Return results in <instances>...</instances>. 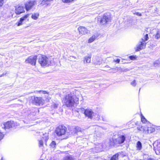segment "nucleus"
Masks as SVG:
<instances>
[{
	"label": "nucleus",
	"instance_id": "obj_40",
	"mask_svg": "<svg viewBox=\"0 0 160 160\" xmlns=\"http://www.w3.org/2000/svg\"><path fill=\"white\" fill-rule=\"evenodd\" d=\"M73 57L74 58H75V57L74 56H73Z\"/></svg>",
	"mask_w": 160,
	"mask_h": 160
},
{
	"label": "nucleus",
	"instance_id": "obj_32",
	"mask_svg": "<svg viewBox=\"0 0 160 160\" xmlns=\"http://www.w3.org/2000/svg\"><path fill=\"white\" fill-rule=\"evenodd\" d=\"M4 136V135L0 132V140L3 138Z\"/></svg>",
	"mask_w": 160,
	"mask_h": 160
},
{
	"label": "nucleus",
	"instance_id": "obj_38",
	"mask_svg": "<svg viewBox=\"0 0 160 160\" xmlns=\"http://www.w3.org/2000/svg\"><path fill=\"white\" fill-rule=\"evenodd\" d=\"M148 160H155L154 158H149L148 159Z\"/></svg>",
	"mask_w": 160,
	"mask_h": 160
},
{
	"label": "nucleus",
	"instance_id": "obj_39",
	"mask_svg": "<svg viewBox=\"0 0 160 160\" xmlns=\"http://www.w3.org/2000/svg\"><path fill=\"white\" fill-rule=\"evenodd\" d=\"M106 67H108V65H107V66H106Z\"/></svg>",
	"mask_w": 160,
	"mask_h": 160
},
{
	"label": "nucleus",
	"instance_id": "obj_30",
	"mask_svg": "<svg viewBox=\"0 0 160 160\" xmlns=\"http://www.w3.org/2000/svg\"><path fill=\"white\" fill-rule=\"evenodd\" d=\"M141 121L143 123H145L146 121V120L145 118L143 116H142L141 117Z\"/></svg>",
	"mask_w": 160,
	"mask_h": 160
},
{
	"label": "nucleus",
	"instance_id": "obj_19",
	"mask_svg": "<svg viewBox=\"0 0 160 160\" xmlns=\"http://www.w3.org/2000/svg\"><path fill=\"white\" fill-rule=\"evenodd\" d=\"M39 16L38 13H34L32 14L31 18L34 20H37L38 19Z\"/></svg>",
	"mask_w": 160,
	"mask_h": 160
},
{
	"label": "nucleus",
	"instance_id": "obj_5",
	"mask_svg": "<svg viewBox=\"0 0 160 160\" xmlns=\"http://www.w3.org/2000/svg\"><path fill=\"white\" fill-rule=\"evenodd\" d=\"M37 1L35 0H29L26 2L24 5L27 11L31 10L36 4Z\"/></svg>",
	"mask_w": 160,
	"mask_h": 160
},
{
	"label": "nucleus",
	"instance_id": "obj_8",
	"mask_svg": "<svg viewBox=\"0 0 160 160\" xmlns=\"http://www.w3.org/2000/svg\"><path fill=\"white\" fill-rule=\"evenodd\" d=\"M14 123L13 121H8L1 124L2 128L5 129L12 128L14 126Z\"/></svg>",
	"mask_w": 160,
	"mask_h": 160
},
{
	"label": "nucleus",
	"instance_id": "obj_16",
	"mask_svg": "<svg viewBox=\"0 0 160 160\" xmlns=\"http://www.w3.org/2000/svg\"><path fill=\"white\" fill-rule=\"evenodd\" d=\"M91 56H86L83 59L84 63L87 65L88 63H89L91 62Z\"/></svg>",
	"mask_w": 160,
	"mask_h": 160
},
{
	"label": "nucleus",
	"instance_id": "obj_47",
	"mask_svg": "<svg viewBox=\"0 0 160 160\" xmlns=\"http://www.w3.org/2000/svg\"><path fill=\"white\" fill-rule=\"evenodd\" d=\"M67 138H68L67 137V138H66V139H67Z\"/></svg>",
	"mask_w": 160,
	"mask_h": 160
},
{
	"label": "nucleus",
	"instance_id": "obj_9",
	"mask_svg": "<svg viewBox=\"0 0 160 160\" xmlns=\"http://www.w3.org/2000/svg\"><path fill=\"white\" fill-rule=\"evenodd\" d=\"M43 136L42 137V139L38 140L39 147L42 148V149H43L42 148L43 147V141H44L45 142H46L48 140V133H45L43 134Z\"/></svg>",
	"mask_w": 160,
	"mask_h": 160
},
{
	"label": "nucleus",
	"instance_id": "obj_50",
	"mask_svg": "<svg viewBox=\"0 0 160 160\" xmlns=\"http://www.w3.org/2000/svg\"><path fill=\"white\" fill-rule=\"evenodd\" d=\"M42 160V159H41V160Z\"/></svg>",
	"mask_w": 160,
	"mask_h": 160
},
{
	"label": "nucleus",
	"instance_id": "obj_1",
	"mask_svg": "<svg viewBox=\"0 0 160 160\" xmlns=\"http://www.w3.org/2000/svg\"><path fill=\"white\" fill-rule=\"evenodd\" d=\"M76 97L73 94L70 93L66 95L63 98L64 103L68 107H71L73 106L75 103V98Z\"/></svg>",
	"mask_w": 160,
	"mask_h": 160
},
{
	"label": "nucleus",
	"instance_id": "obj_22",
	"mask_svg": "<svg viewBox=\"0 0 160 160\" xmlns=\"http://www.w3.org/2000/svg\"><path fill=\"white\" fill-rule=\"evenodd\" d=\"M119 155L117 153L114 155L111 158L110 160H117L118 159Z\"/></svg>",
	"mask_w": 160,
	"mask_h": 160
},
{
	"label": "nucleus",
	"instance_id": "obj_18",
	"mask_svg": "<svg viewBox=\"0 0 160 160\" xmlns=\"http://www.w3.org/2000/svg\"><path fill=\"white\" fill-rule=\"evenodd\" d=\"M74 158L71 155H67L64 158L63 160H74Z\"/></svg>",
	"mask_w": 160,
	"mask_h": 160
},
{
	"label": "nucleus",
	"instance_id": "obj_25",
	"mask_svg": "<svg viewBox=\"0 0 160 160\" xmlns=\"http://www.w3.org/2000/svg\"><path fill=\"white\" fill-rule=\"evenodd\" d=\"M154 66L155 67H158L159 66V61H155L153 63Z\"/></svg>",
	"mask_w": 160,
	"mask_h": 160
},
{
	"label": "nucleus",
	"instance_id": "obj_48",
	"mask_svg": "<svg viewBox=\"0 0 160 160\" xmlns=\"http://www.w3.org/2000/svg\"><path fill=\"white\" fill-rule=\"evenodd\" d=\"M1 160H3L2 158V159Z\"/></svg>",
	"mask_w": 160,
	"mask_h": 160
},
{
	"label": "nucleus",
	"instance_id": "obj_11",
	"mask_svg": "<svg viewBox=\"0 0 160 160\" xmlns=\"http://www.w3.org/2000/svg\"><path fill=\"white\" fill-rule=\"evenodd\" d=\"M35 104L42 105L44 103V100L41 97H35L33 100Z\"/></svg>",
	"mask_w": 160,
	"mask_h": 160
},
{
	"label": "nucleus",
	"instance_id": "obj_35",
	"mask_svg": "<svg viewBox=\"0 0 160 160\" xmlns=\"http://www.w3.org/2000/svg\"><path fill=\"white\" fill-rule=\"evenodd\" d=\"M134 14L136 15H137L139 16H141L142 14H141L139 12H136L134 13Z\"/></svg>",
	"mask_w": 160,
	"mask_h": 160
},
{
	"label": "nucleus",
	"instance_id": "obj_7",
	"mask_svg": "<svg viewBox=\"0 0 160 160\" xmlns=\"http://www.w3.org/2000/svg\"><path fill=\"white\" fill-rule=\"evenodd\" d=\"M110 16L107 13H105L103 15L100 21V22L102 24H104L107 23L108 22L110 21Z\"/></svg>",
	"mask_w": 160,
	"mask_h": 160
},
{
	"label": "nucleus",
	"instance_id": "obj_44",
	"mask_svg": "<svg viewBox=\"0 0 160 160\" xmlns=\"http://www.w3.org/2000/svg\"><path fill=\"white\" fill-rule=\"evenodd\" d=\"M77 100L78 101V98H77Z\"/></svg>",
	"mask_w": 160,
	"mask_h": 160
},
{
	"label": "nucleus",
	"instance_id": "obj_12",
	"mask_svg": "<svg viewBox=\"0 0 160 160\" xmlns=\"http://www.w3.org/2000/svg\"><path fill=\"white\" fill-rule=\"evenodd\" d=\"M25 12L24 8L21 6H18L16 7L15 12L17 14H20Z\"/></svg>",
	"mask_w": 160,
	"mask_h": 160
},
{
	"label": "nucleus",
	"instance_id": "obj_49",
	"mask_svg": "<svg viewBox=\"0 0 160 160\" xmlns=\"http://www.w3.org/2000/svg\"><path fill=\"white\" fill-rule=\"evenodd\" d=\"M42 160V159H41V160Z\"/></svg>",
	"mask_w": 160,
	"mask_h": 160
},
{
	"label": "nucleus",
	"instance_id": "obj_20",
	"mask_svg": "<svg viewBox=\"0 0 160 160\" xmlns=\"http://www.w3.org/2000/svg\"><path fill=\"white\" fill-rule=\"evenodd\" d=\"M137 149L138 150H141L142 148V145L141 142L140 141H138L137 144Z\"/></svg>",
	"mask_w": 160,
	"mask_h": 160
},
{
	"label": "nucleus",
	"instance_id": "obj_46",
	"mask_svg": "<svg viewBox=\"0 0 160 160\" xmlns=\"http://www.w3.org/2000/svg\"><path fill=\"white\" fill-rule=\"evenodd\" d=\"M67 138H68L67 137V138H66V139H67Z\"/></svg>",
	"mask_w": 160,
	"mask_h": 160
},
{
	"label": "nucleus",
	"instance_id": "obj_42",
	"mask_svg": "<svg viewBox=\"0 0 160 160\" xmlns=\"http://www.w3.org/2000/svg\"><path fill=\"white\" fill-rule=\"evenodd\" d=\"M148 132H149V130H148Z\"/></svg>",
	"mask_w": 160,
	"mask_h": 160
},
{
	"label": "nucleus",
	"instance_id": "obj_17",
	"mask_svg": "<svg viewBox=\"0 0 160 160\" xmlns=\"http://www.w3.org/2000/svg\"><path fill=\"white\" fill-rule=\"evenodd\" d=\"M154 150L157 154H160V143H158L156 146H154Z\"/></svg>",
	"mask_w": 160,
	"mask_h": 160
},
{
	"label": "nucleus",
	"instance_id": "obj_14",
	"mask_svg": "<svg viewBox=\"0 0 160 160\" xmlns=\"http://www.w3.org/2000/svg\"><path fill=\"white\" fill-rule=\"evenodd\" d=\"M84 113L86 117L91 119L92 118L93 113L91 109H87L85 110Z\"/></svg>",
	"mask_w": 160,
	"mask_h": 160
},
{
	"label": "nucleus",
	"instance_id": "obj_13",
	"mask_svg": "<svg viewBox=\"0 0 160 160\" xmlns=\"http://www.w3.org/2000/svg\"><path fill=\"white\" fill-rule=\"evenodd\" d=\"M80 34L84 35L88 32V30L85 27H80L78 28Z\"/></svg>",
	"mask_w": 160,
	"mask_h": 160
},
{
	"label": "nucleus",
	"instance_id": "obj_27",
	"mask_svg": "<svg viewBox=\"0 0 160 160\" xmlns=\"http://www.w3.org/2000/svg\"><path fill=\"white\" fill-rule=\"evenodd\" d=\"M55 145H56V142L54 141H52L51 143V146L53 148H54L55 147Z\"/></svg>",
	"mask_w": 160,
	"mask_h": 160
},
{
	"label": "nucleus",
	"instance_id": "obj_36",
	"mask_svg": "<svg viewBox=\"0 0 160 160\" xmlns=\"http://www.w3.org/2000/svg\"><path fill=\"white\" fill-rule=\"evenodd\" d=\"M137 129L138 131H142V127L141 128L140 127H137Z\"/></svg>",
	"mask_w": 160,
	"mask_h": 160
},
{
	"label": "nucleus",
	"instance_id": "obj_24",
	"mask_svg": "<svg viewBox=\"0 0 160 160\" xmlns=\"http://www.w3.org/2000/svg\"><path fill=\"white\" fill-rule=\"evenodd\" d=\"M38 92L39 93H42L43 94H45V93H47L48 94V92H47L45 91H42V90H40V91H34V92Z\"/></svg>",
	"mask_w": 160,
	"mask_h": 160
},
{
	"label": "nucleus",
	"instance_id": "obj_45",
	"mask_svg": "<svg viewBox=\"0 0 160 160\" xmlns=\"http://www.w3.org/2000/svg\"><path fill=\"white\" fill-rule=\"evenodd\" d=\"M102 120H103V121H104V120L103 119H102Z\"/></svg>",
	"mask_w": 160,
	"mask_h": 160
},
{
	"label": "nucleus",
	"instance_id": "obj_26",
	"mask_svg": "<svg viewBox=\"0 0 160 160\" xmlns=\"http://www.w3.org/2000/svg\"><path fill=\"white\" fill-rule=\"evenodd\" d=\"M129 58L132 60H135L137 59V57L136 56H130L129 57Z\"/></svg>",
	"mask_w": 160,
	"mask_h": 160
},
{
	"label": "nucleus",
	"instance_id": "obj_15",
	"mask_svg": "<svg viewBox=\"0 0 160 160\" xmlns=\"http://www.w3.org/2000/svg\"><path fill=\"white\" fill-rule=\"evenodd\" d=\"M28 16L29 15L28 14L21 18H20L19 21L18 23L17 26H19L22 25L23 24L24 20L26 19L28 17Z\"/></svg>",
	"mask_w": 160,
	"mask_h": 160
},
{
	"label": "nucleus",
	"instance_id": "obj_29",
	"mask_svg": "<svg viewBox=\"0 0 160 160\" xmlns=\"http://www.w3.org/2000/svg\"><path fill=\"white\" fill-rule=\"evenodd\" d=\"M58 104L53 103L52 105V107H53L54 108H56L58 107Z\"/></svg>",
	"mask_w": 160,
	"mask_h": 160
},
{
	"label": "nucleus",
	"instance_id": "obj_31",
	"mask_svg": "<svg viewBox=\"0 0 160 160\" xmlns=\"http://www.w3.org/2000/svg\"><path fill=\"white\" fill-rule=\"evenodd\" d=\"M81 128L78 127H77L75 128V130L76 131H77V132L80 131H81Z\"/></svg>",
	"mask_w": 160,
	"mask_h": 160
},
{
	"label": "nucleus",
	"instance_id": "obj_21",
	"mask_svg": "<svg viewBox=\"0 0 160 160\" xmlns=\"http://www.w3.org/2000/svg\"><path fill=\"white\" fill-rule=\"evenodd\" d=\"M96 38V37L95 35H93L88 40V42L91 43Z\"/></svg>",
	"mask_w": 160,
	"mask_h": 160
},
{
	"label": "nucleus",
	"instance_id": "obj_33",
	"mask_svg": "<svg viewBox=\"0 0 160 160\" xmlns=\"http://www.w3.org/2000/svg\"><path fill=\"white\" fill-rule=\"evenodd\" d=\"M62 1L63 2L65 3H68L71 2L70 0H62Z\"/></svg>",
	"mask_w": 160,
	"mask_h": 160
},
{
	"label": "nucleus",
	"instance_id": "obj_43",
	"mask_svg": "<svg viewBox=\"0 0 160 160\" xmlns=\"http://www.w3.org/2000/svg\"><path fill=\"white\" fill-rule=\"evenodd\" d=\"M140 88L139 89V91H140Z\"/></svg>",
	"mask_w": 160,
	"mask_h": 160
},
{
	"label": "nucleus",
	"instance_id": "obj_23",
	"mask_svg": "<svg viewBox=\"0 0 160 160\" xmlns=\"http://www.w3.org/2000/svg\"><path fill=\"white\" fill-rule=\"evenodd\" d=\"M155 38L157 39H160V33L159 32H158L157 34L155 35Z\"/></svg>",
	"mask_w": 160,
	"mask_h": 160
},
{
	"label": "nucleus",
	"instance_id": "obj_28",
	"mask_svg": "<svg viewBox=\"0 0 160 160\" xmlns=\"http://www.w3.org/2000/svg\"><path fill=\"white\" fill-rule=\"evenodd\" d=\"M131 84L132 85V86H133L134 87H135V86H136V82L135 80H134L133 81H132V82H131Z\"/></svg>",
	"mask_w": 160,
	"mask_h": 160
},
{
	"label": "nucleus",
	"instance_id": "obj_37",
	"mask_svg": "<svg viewBox=\"0 0 160 160\" xmlns=\"http://www.w3.org/2000/svg\"><path fill=\"white\" fill-rule=\"evenodd\" d=\"M114 62H117V63H119L120 62V60L119 59H117L116 60H114Z\"/></svg>",
	"mask_w": 160,
	"mask_h": 160
},
{
	"label": "nucleus",
	"instance_id": "obj_3",
	"mask_svg": "<svg viewBox=\"0 0 160 160\" xmlns=\"http://www.w3.org/2000/svg\"><path fill=\"white\" fill-rule=\"evenodd\" d=\"M38 62L42 66H48L50 63L49 59L46 56L41 55L39 56Z\"/></svg>",
	"mask_w": 160,
	"mask_h": 160
},
{
	"label": "nucleus",
	"instance_id": "obj_10",
	"mask_svg": "<svg viewBox=\"0 0 160 160\" xmlns=\"http://www.w3.org/2000/svg\"><path fill=\"white\" fill-rule=\"evenodd\" d=\"M37 60L36 56H31L26 60V63H28L32 65H35Z\"/></svg>",
	"mask_w": 160,
	"mask_h": 160
},
{
	"label": "nucleus",
	"instance_id": "obj_2",
	"mask_svg": "<svg viewBox=\"0 0 160 160\" xmlns=\"http://www.w3.org/2000/svg\"><path fill=\"white\" fill-rule=\"evenodd\" d=\"M148 35L146 34L144 37L142 38V41H140L136 45V47L135 48V51L136 52H138L144 49L146 47L147 43L145 41L148 40Z\"/></svg>",
	"mask_w": 160,
	"mask_h": 160
},
{
	"label": "nucleus",
	"instance_id": "obj_6",
	"mask_svg": "<svg viewBox=\"0 0 160 160\" xmlns=\"http://www.w3.org/2000/svg\"><path fill=\"white\" fill-rule=\"evenodd\" d=\"M126 138L124 135H120L117 138L112 139L113 142L112 145H114V144H121L123 143L125 140Z\"/></svg>",
	"mask_w": 160,
	"mask_h": 160
},
{
	"label": "nucleus",
	"instance_id": "obj_41",
	"mask_svg": "<svg viewBox=\"0 0 160 160\" xmlns=\"http://www.w3.org/2000/svg\"><path fill=\"white\" fill-rule=\"evenodd\" d=\"M2 75H1L0 76V77H2Z\"/></svg>",
	"mask_w": 160,
	"mask_h": 160
},
{
	"label": "nucleus",
	"instance_id": "obj_4",
	"mask_svg": "<svg viewBox=\"0 0 160 160\" xmlns=\"http://www.w3.org/2000/svg\"><path fill=\"white\" fill-rule=\"evenodd\" d=\"M67 128L63 126H59L57 127L55 132L58 136H61L66 134Z\"/></svg>",
	"mask_w": 160,
	"mask_h": 160
},
{
	"label": "nucleus",
	"instance_id": "obj_34",
	"mask_svg": "<svg viewBox=\"0 0 160 160\" xmlns=\"http://www.w3.org/2000/svg\"><path fill=\"white\" fill-rule=\"evenodd\" d=\"M4 0H0V7L2 6L4 3Z\"/></svg>",
	"mask_w": 160,
	"mask_h": 160
}]
</instances>
